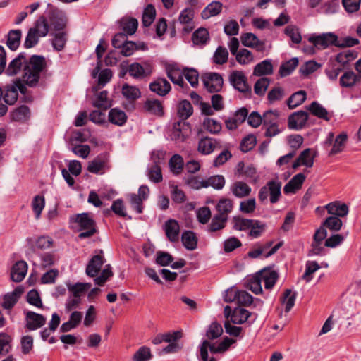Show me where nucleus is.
<instances>
[{
  "mask_svg": "<svg viewBox=\"0 0 361 361\" xmlns=\"http://www.w3.org/2000/svg\"><path fill=\"white\" fill-rule=\"evenodd\" d=\"M109 121L115 125L123 126L127 120V116L126 113L118 109H111L109 112Z\"/></svg>",
  "mask_w": 361,
  "mask_h": 361,
  "instance_id": "obj_37",
  "label": "nucleus"
},
{
  "mask_svg": "<svg viewBox=\"0 0 361 361\" xmlns=\"http://www.w3.org/2000/svg\"><path fill=\"white\" fill-rule=\"evenodd\" d=\"M182 242L186 249L193 250L197 247V240L192 231H185L182 234Z\"/></svg>",
  "mask_w": 361,
  "mask_h": 361,
  "instance_id": "obj_49",
  "label": "nucleus"
},
{
  "mask_svg": "<svg viewBox=\"0 0 361 361\" xmlns=\"http://www.w3.org/2000/svg\"><path fill=\"white\" fill-rule=\"evenodd\" d=\"M120 26L126 35H133L138 26V21L133 18H123L120 21Z\"/></svg>",
  "mask_w": 361,
  "mask_h": 361,
  "instance_id": "obj_30",
  "label": "nucleus"
},
{
  "mask_svg": "<svg viewBox=\"0 0 361 361\" xmlns=\"http://www.w3.org/2000/svg\"><path fill=\"white\" fill-rule=\"evenodd\" d=\"M223 4L220 1H214L208 4L202 11L201 16L203 19H208L216 16L222 10Z\"/></svg>",
  "mask_w": 361,
  "mask_h": 361,
  "instance_id": "obj_29",
  "label": "nucleus"
},
{
  "mask_svg": "<svg viewBox=\"0 0 361 361\" xmlns=\"http://www.w3.org/2000/svg\"><path fill=\"white\" fill-rule=\"evenodd\" d=\"M267 185L269 188L271 203H276L281 195V183L279 180H270Z\"/></svg>",
  "mask_w": 361,
  "mask_h": 361,
  "instance_id": "obj_35",
  "label": "nucleus"
},
{
  "mask_svg": "<svg viewBox=\"0 0 361 361\" xmlns=\"http://www.w3.org/2000/svg\"><path fill=\"white\" fill-rule=\"evenodd\" d=\"M250 315V312L245 309L235 308L231 315V322L233 324H241L245 323Z\"/></svg>",
  "mask_w": 361,
  "mask_h": 361,
  "instance_id": "obj_41",
  "label": "nucleus"
},
{
  "mask_svg": "<svg viewBox=\"0 0 361 361\" xmlns=\"http://www.w3.org/2000/svg\"><path fill=\"white\" fill-rule=\"evenodd\" d=\"M338 36L333 32L323 33L319 35H312L308 41L317 49H325L329 47L336 46Z\"/></svg>",
  "mask_w": 361,
  "mask_h": 361,
  "instance_id": "obj_5",
  "label": "nucleus"
},
{
  "mask_svg": "<svg viewBox=\"0 0 361 361\" xmlns=\"http://www.w3.org/2000/svg\"><path fill=\"white\" fill-rule=\"evenodd\" d=\"M202 82L205 88L209 92H218L223 87L222 76L216 73H206L202 76Z\"/></svg>",
  "mask_w": 361,
  "mask_h": 361,
  "instance_id": "obj_6",
  "label": "nucleus"
},
{
  "mask_svg": "<svg viewBox=\"0 0 361 361\" xmlns=\"http://www.w3.org/2000/svg\"><path fill=\"white\" fill-rule=\"evenodd\" d=\"M228 51L226 47L219 46L217 47L213 55V62L218 65H222L227 62Z\"/></svg>",
  "mask_w": 361,
  "mask_h": 361,
  "instance_id": "obj_56",
  "label": "nucleus"
},
{
  "mask_svg": "<svg viewBox=\"0 0 361 361\" xmlns=\"http://www.w3.org/2000/svg\"><path fill=\"white\" fill-rule=\"evenodd\" d=\"M75 223L81 233L78 235L80 239L92 236L97 232L95 222L88 213L77 214L75 217Z\"/></svg>",
  "mask_w": 361,
  "mask_h": 361,
  "instance_id": "obj_4",
  "label": "nucleus"
},
{
  "mask_svg": "<svg viewBox=\"0 0 361 361\" xmlns=\"http://www.w3.org/2000/svg\"><path fill=\"white\" fill-rule=\"evenodd\" d=\"M49 11L48 17L50 25L55 30H62L65 27L66 23L64 13L50 4H49Z\"/></svg>",
  "mask_w": 361,
  "mask_h": 361,
  "instance_id": "obj_8",
  "label": "nucleus"
},
{
  "mask_svg": "<svg viewBox=\"0 0 361 361\" xmlns=\"http://www.w3.org/2000/svg\"><path fill=\"white\" fill-rule=\"evenodd\" d=\"M227 221L228 217H224L219 214L214 215L209 225L208 231L209 232H215L223 229L225 227Z\"/></svg>",
  "mask_w": 361,
  "mask_h": 361,
  "instance_id": "obj_52",
  "label": "nucleus"
},
{
  "mask_svg": "<svg viewBox=\"0 0 361 361\" xmlns=\"http://www.w3.org/2000/svg\"><path fill=\"white\" fill-rule=\"evenodd\" d=\"M307 98L305 90H300L293 93L287 100V105L290 109H293L301 105Z\"/></svg>",
  "mask_w": 361,
  "mask_h": 361,
  "instance_id": "obj_39",
  "label": "nucleus"
},
{
  "mask_svg": "<svg viewBox=\"0 0 361 361\" xmlns=\"http://www.w3.org/2000/svg\"><path fill=\"white\" fill-rule=\"evenodd\" d=\"M305 180V176L303 173H300L296 174L284 186V192L286 194L295 193L298 190L301 188Z\"/></svg>",
  "mask_w": 361,
  "mask_h": 361,
  "instance_id": "obj_23",
  "label": "nucleus"
},
{
  "mask_svg": "<svg viewBox=\"0 0 361 361\" xmlns=\"http://www.w3.org/2000/svg\"><path fill=\"white\" fill-rule=\"evenodd\" d=\"M231 85L240 92H247L251 90L247 82V78L241 71H233L228 77Z\"/></svg>",
  "mask_w": 361,
  "mask_h": 361,
  "instance_id": "obj_7",
  "label": "nucleus"
},
{
  "mask_svg": "<svg viewBox=\"0 0 361 361\" xmlns=\"http://www.w3.org/2000/svg\"><path fill=\"white\" fill-rule=\"evenodd\" d=\"M296 299V293H293L290 289L285 290L283 295L281 298V302L285 305V312H288L295 305Z\"/></svg>",
  "mask_w": 361,
  "mask_h": 361,
  "instance_id": "obj_47",
  "label": "nucleus"
},
{
  "mask_svg": "<svg viewBox=\"0 0 361 361\" xmlns=\"http://www.w3.org/2000/svg\"><path fill=\"white\" fill-rule=\"evenodd\" d=\"M149 89L159 96H165L170 92L171 87L165 78H160L150 83Z\"/></svg>",
  "mask_w": 361,
  "mask_h": 361,
  "instance_id": "obj_21",
  "label": "nucleus"
},
{
  "mask_svg": "<svg viewBox=\"0 0 361 361\" xmlns=\"http://www.w3.org/2000/svg\"><path fill=\"white\" fill-rule=\"evenodd\" d=\"M12 338L8 334L0 333V357L6 355L11 350Z\"/></svg>",
  "mask_w": 361,
  "mask_h": 361,
  "instance_id": "obj_48",
  "label": "nucleus"
},
{
  "mask_svg": "<svg viewBox=\"0 0 361 361\" xmlns=\"http://www.w3.org/2000/svg\"><path fill=\"white\" fill-rule=\"evenodd\" d=\"M152 357L149 348L140 347L133 355V361H149Z\"/></svg>",
  "mask_w": 361,
  "mask_h": 361,
  "instance_id": "obj_63",
  "label": "nucleus"
},
{
  "mask_svg": "<svg viewBox=\"0 0 361 361\" xmlns=\"http://www.w3.org/2000/svg\"><path fill=\"white\" fill-rule=\"evenodd\" d=\"M156 16L155 8L152 4L146 6L143 11L142 23L145 27H149L154 20Z\"/></svg>",
  "mask_w": 361,
  "mask_h": 361,
  "instance_id": "obj_54",
  "label": "nucleus"
},
{
  "mask_svg": "<svg viewBox=\"0 0 361 361\" xmlns=\"http://www.w3.org/2000/svg\"><path fill=\"white\" fill-rule=\"evenodd\" d=\"M177 113L182 120L188 119L193 113V108L188 100H182L178 105Z\"/></svg>",
  "mask_w": 361,
  "mask_h": 361,
  "instance_id": "obj_45",
  "label": "nucleus"
},
{
  "mask_svg": "<svg viewBox=\"0 0 361 361\" xmlns=\"http://www.w3.org/2000/svg\"><path fill=\"white\" fill-rule=\"evenodd\" d=\"M357 57V54L353 50H345L338 53L336 56V61L341 64L342 67L346 66L350 61Z\"/></svg>",
  "mask_w": 361,
  "mask_h": 361,
  "instance_id": "obj_43",
  "label": "nucleus"
},
{
  "mask_svg": "<svg viewBox=\"0 0 361 361\" xmlns=\"http://www.w3.org/2000/svg\"><path fill=\"white\" fill-rule=\"evenodd\" d=\"M278 274L271 269H264L255 275L250 277L245 282V286L255 294L262 293V283L264 282L265 289L269 290L275 285Z\"/></svg>",
  "mask_w": 361,
  "mask_h": 361,
  "instance_id": "obj_2",
  "label": "nucleus"
},
{
  "mask_svg": "<svg viewBox=\"0 0 361 361\" xmlns=\"http://www.w3.org/2000/svg\"><path fill=\"white\" fill-rule=\"evenodd\" d=\"M144 109L146 111L151 114L162 116L163 115V106L157 99H147L144 103Z\"/></svg>",
  "mask_w": 361,
  "mask_h": 361,
  "instance_id": "obj_36",
  "label": "nucleus"
},
{
  "mask_svg": "<svg viewBox=\"0 0 361 361\" xmlns=\"http://www.w3.org/2000/svg\"><path fill=\"white\" fill-rule=\"evenodd\" d=\"M207 188L212 187L214 189L220 190L226 183L225 178L222 175H214L205 180Z\"/></svg>",
  "mask_w": 361,
  "mask_h": 361,
  "instance_id": "obj_57",
  "label": "nucleus"
},
{
  "mask_svg": "<svg viewBox=\"0 0 361 361\" xmlns=\"http://www.w3.org/2000/svg\"><path fill=\"white\" fill-rule=\"evenodd\" d=\"M171 139L176 142H184L189 137L188 126L185 123L177 122L173 124Z\"/></svg>",
  "mask_w": 361,
  "mask_h": 361,
  "instance_id": "obj_15",
  "label": "nucleus"
},
{
  "mask_svg": "<svg viewBox=\"0 0 361 361\" xmlns=\"http://www.w3.org/2000/svg\"><path fill=\"white\" fill-rule=\"evenodd\" d=\"M147 176L149 179L155 183H160L163 180L161 169L159 161H155L147 169Z\"/></svg>",
  "mask_w": 361,
  "mask_h": 361,
  "instance_id": "obj_32",
  "label": "nucleus"
},
{
  "mask_svg": "<svg viewBox=\"0 0 361 361\" xmlns=\"http://www.w3.org/2000/svg\"><path fill=\"white\" fill-rule=\"evenodd\" d=\"M218 144L219 141L216 139L203 136L198 141L197 150L202 155H209L215 150Z\"/></svg>",
  "mask_w": 361,
  "mask_h": 361,
  "instance_id": "obj_11",
  "label": "nucleus"
},
{
  "mask_svg": "<svg viewBox=\"0 0 361 361\" xmlns=\"http://www.w3.org/2000/svg\"><path fill=\"white\" fill-rule=\"evenodd\" d=\"M184 183L190 188L200 190L207 188L205 180H200L199 176L190 175L183 178Z\"/></svg>",
  "mask_w": 361,
  "mask_h": 361,
  "instance_id": "obj_44",
  "label": "nucleus"
},
{
  "mask_svg": "<svg viewBox=\"0 0 361 361\" xmlns=\"http://www.w3.org/2000/svg\"><path fill=\"white\" fill-rule=\"evenodd\" d=\"M23 293V288L17 287L12 292L6 294L3 297L1 306L4 309L10 310L17 303L21 295Z\"/></svg>",
  "mask_w": 361,
  "mask_h": 361,
  "instance_id": "obj_17",
  "label": "nucleus"
},
{
  "mask_svg": "<svg viewBox=\"0 0 361 361\" xmlns=\"http://www.w3.org/2000/svg\"><path fill=\"white\" fill-rule=\"evenodd\" d=\"M194 12L192 9L187 8L183 10L179 16V22L181 24L185 25L183 30L186 33L190 32L193 29L192 19Z\"/></svg>",
  "mask_w": 361,
  "mask_h": 361,
  "instance_id": "obj_27",
  "label": "nucleus"
},
{
  "mask_svg": "<svg viewBox=\"0 0 361 361\" xmlns=\"http://www.w3.org/2000/svg\"><path fill=\"white\" fill-rule=\"evenodd\" d=\"M235 342L234 339L226 337L217 345L208 340H204L200 347L202 361H216L214 357H208V349L212 353H224Z\"/></svg>",
  "mask_w": 361,
  "mask_h": 361,
  "instance_id": "obj_3",
  "label": "nucleus"
},
{
  "mask_svg": "<svg viewBox=\"0 0 361 361\" xmlns=\"http://www.w3.org/2000/svg\"><path fill=\"white\" fill-rule=\"evenodd\" d=\"M230 190L232 195L235 197L244 198L250 195L252 188L246 183L237 180L231 185Z\"/></svg>",
  "mask_w": 361,
  "mask_h": 361,
  "instance_id": "obj_19",
  "label": "nucleus"
},
{
  "mask_svg": "<svg viewBox=\"0 0 361 361\" xmlns=\"http://www.w3.org/2000/svg\"><path fill=\"white\" fill-rule=\"evenodd\" d=\"M104 262V258L102 255H96L93 256L86 267L85 272L87 275L90 277L97 276Z\"/></svg>",
  "mask_w": 361,
  "mask_h": 361,
  "instance_id": "obj_18",
  "label": "nucleus"
},
{
  "mask_svg": "<svg viewBox=\"0 0 361 361\" xmlns=\"http://www.w3.org/2000/svg\"><path fill=\"white\" fill-rule=\"evenodd\" d=\"M273 73V66L271 60L267 59L259 63L254 68V74L261 76L264 75H270Z\"/></svg>",
  "mask_w": 361,
  "mask_h": 361,
  "instance_id": "obj_46",
  "label": "nucleus"
},
{
  "mask_svg": "<svg viewBox=\"0 0 361 361\" xmlns=\"http://www.w3.org/2000/svg\"><path fill=\"white\" fill-rule=\"evenodd\" d=\"M307 109L314 116L324 121H330L331 116L328 111L319 102L314 101L308 106Z\"/></svg>",
  "mask_w": 361,
  "mask_h": 361,
  "instance_id": "obj_25",
  "label": "nucleus"
},
{
  "mask_svg": "<svg viewBox=\"0 0 361 361\" xmlns=\"http://www.w3.org/2000/svg\"><path fill=\"white\" fill-rule=\"evenodd\" d=\"M357 81V75L353 71H347L340 78V85L343 87H352Z\"/></svg>",
  "mask_w": 361,
  "mask_h": 361,
  "instance_id": "obj_61",
  "label": "nucleus"
},
{
  "mask_svg": "<svg viewBox=\"0 0 361 361\" xmlns=\"http://www.w3.org/2000/svg\"><path fill=\"white\" fill-rule=\"evenodd\" d=\"M235 59L240 65H247L254 61L252 52L247 49H240L235 55Z\"/></svg>",
  "mask_w": 361,
  "mask_h": 361,
  "instance_id": "obj_59",
  "label": "nucleus"
},
{
  "mask_svg": "<svg viewBox=\"0 0 361 361\" xmlns=\"http://www.w3.org/2000/svg\"><path fill=\"white\" fill-rule=\"evenodd\" d=\"M22 36L20 30H11L7 35L6 45L12 51H16L20 46Z\"/></svg>",
  "mask_w": 361,
  "mask_h": 361,
  "instance_id": "obj_31",
  "label": "nucleus"
},
{
  "mask_svg": "<svg viewBox=\"0 0 361 361\" xmlns=\"http://www.w3.org/2000/svg\"><path fill=\"white\" fill-rule=\"evenodd\" d=\"M252 224V225L249 230V236L253 238H257L260 237L266 230V224L262 223L259 220L253 219Z\"/></svg>",
  "mask_w": 361,
  "mask_h": 361,
  "instance_id": "obj_53",
  "label": "nucleus"
},
{
  "mask_svg": "<svg viewBox=\"0 0 361 361\" xmlns=\"http://www.w3.org/2000/svg\"><path fill=\"white\" fill-rule=\"evenodd\" d=\"M311 152L312 149L310 148L303 150L293 164V168L297 169L301 165L309 168L312 167L314 164V156L312 155Z\"/></svg>",
  "mask_w": 361,
  "mask_h": 361,
  "instance_id": "obj_24",
  "label": "nucleus"
},
{
  "mask_svg": "<svg viewBox=\"0 0 361 361\" xmlns=\"http://www.w3.org/2000/svg\"><path fill=\"white\" fill-rule=\"evenodd\" d=\"M309 115L306 111H298L291 114L288 119V126L291 130L302 129L308 120Z\"/></svg>",
  "mask_w": 361,
  "mask_h": 361,
  "instance_id": "obj_10",
  "label": "nucleus"
},
{
  "mask_svg": "<svg viewBox=\"0 0 361 361\" xmlns=\"http://www.w3.org/2000/svg\"><path fill=\"white\" fill-rule=\"evenodd\" d=\"M203 125L204 128L212 134H218L222 128L221 124L213 118H205Z\"/></svg>",
  "mask_w": 361,
  "mask_h": 361,
  "instance_id": "obj_64",
  "label": "nucleus"
},
{
  "mask_svg": "<svg viewBox=\"0 0 361 361\" xmlns=\"http://www.w3.org/2000/svg\"><path fill=\"white\" fill-rule=\"evenodd\" d=\"M209 39V32L205 28H199L194 32L192 40L196 45H204Z\"/></svg>",
  "mask_w": 361,
  "mask_h": 361,
  "instance_id": "obj_51",
  "label": "nucleus"
},
{
  "mask_svg": "<svg viewBox=\"0 0 361 361\" xmlns=\"http://www.w3.org/2000/svg\"><path fill=\"white\" fill-rule=\"evenodd\" d=\"M25 63L26 59L24 54H19V55L16 58H15L10 62L6 70V73L9 76L16 75L20 70L23 64H25Z\"/></svg>",
  "mask_w": 361,
  "mask_h": 361,
  "instance_id": "obj_28",
  "label": "nucleus"
},
{
  "mask_svg": "<svg viewBox=\"0 0 361 361\" xmlns=\"http://www.w3.org/2000/svg\"><path fill=\"white\" fill-rule=\"evenodd\" d=\"M164 231L171 242H176L179 238L180 226L176 220L169 219L165 222Z\"/></svg>",
  "mask_w": 361,
  "mask_h": 361,
  "instance_id": "obj_20",
  "label": "nucleus"
},
{
  "mask_svg": "<svg viewBox=\"0 0 361 361\" xmlns=\"http://www.w3.org/2000/svg\"><path fill=\"white\" fill-rule=\"evenodd\" d=\"M109 169V159L106 154H102L89 162L87 170L94 174H104Z\"/></svg>",
  "mask_w": 361,
  "mask_h": 361,
  "instance_id": "obj_9",
  "label": "nucleus"
},
{
  "mask_svg": "<svg viewBox=\"0 0 361 361\" xmlns=\"http://www.w3.org/2000/svg\"><path fill=\"white\" fill-rule=\"evenodd\" d=\"M128 71L130 76L136 79H140L149 76L152 73V67L145 63L144 66L139 63H133L128 66Z\"/></svg>",
  "mask_w": 361,
  "mask_h": 361,
  "instance_id": "obj_14",
  "label": "nucleus"
},
{
  "mask_svg": "<svg viewBox=\"0 0 361 361\" xmlns=\"http://www.w3.org/2000/svg\"><path fill=\"white\" fill-rule=\"evenodd\" d=\"M49 24L44 16H40L35 23V27L31 29H35V32L39 37H45L49 32Z\"/></svg>",
  "mask_w": 361,
  "mask_h": 361,
  "instance_id": "obj_55",
  "label": "nucleus"
},
{
  "mask_svg": "<svg viewBox=\"0 0 361 361\" xmlns=\"http://www.w3.org/2000/svg\"><path fill=\"white\" fill-rule=\"evenodd\" d=\"M30 110L26 105H21L12 110L9 114L12 121L20 123L27 122L30 119Z\"/></svg>",
  "mask_w": 361,
  "mask_h": 361,
  "instance_id": "obj_16",
  "label": "nucleus"
},
{
  "mask_svg": "<svg viewBox=\"0 0 361 361\" xmlns=\"http://www.w3.org/2000/svg\"><path fill=\"white\" fill-rule=\"evenodd\" d=\"M285 34L288 36L293 43L299 44L301 42L302 36L299 31V28L293 25H288L285 30Z\"/></svg>",
  "mask_w": 361,
  "mask_h": 361,
  "instance_id": "obj_62",
  "label": "nucleus"
},
{
  "mask_svg": "<svg viewBox=\"0 0 361 361\" xmlns=\"http://www.w3.org/2000/svg\"><path fill=\"white\" fill-rule=\"evenodd\" d=\"M16 86L10 85L6 87L5 92H2V98L6 104L13 105L18 100V92H16Z\"/></svg>",
  "mask_w": 361,
  "mask_h": 361,
  "instance_id": "obj_50",
  "label": "nucleus"
},
{
  "mask_svg": "<svg viewBox=\"0 0 361 361\" xmlns=\"http://www.w3.org/2000/svg\"><path fill=\"white\" fill-rule=\"evenodd\" d=\"M26 328L34 331L43 326L46 323V318L40 314L32 311L25 312Z\"/></svg>",
  "mask_w": 361,
  "mask_h": 361,
  "instance_id": "obj_12",
  "label": "nucleus"
},
{
  "mask_svg": "<svg viewBox=\"0 0 361 361\" xmlns=\"http://www.w3.org/2000/svg\"><path fill=\"white\" fill-rule=\"evenodd\" d=\"M325 207L329 214L338 218L345 216L348 213V207L345 204L338 202L329 203Z\"/></svg>",
  "mask_w": 361,
  "mask_h": 361,
  "instance_id": "obj_26",
  "label": "nucleus"
},
{
  "mask_svg": "<svg viewBox=\"0 0 361 361\" xmlns=\"http://www.w3.org/2000/svg\"><path fill=\"white\" fill-rule=\"evenodd\" d=\"M169 166L171 172L175 175H180L184 166V161L183 157L180 154H174L173 155L169 161Z\"/></svg>",
  "mask_w": 361,
  "mask_h": 361,
  "instance_id": "obj_33",
  "label": "nucleus"
},
{
  "mask_svg": "<svg viewBox=\"0 0 361 361\" xmlns=\"http://www.w3.org/2000/svg\"><path fill=\"white\" fill-rule=\"evenodd\" d=\"M47 71V63L43 56L32 55L24 66L22 81L29 87H35L41 75Z\"/></svg>",
  "mask_w": 361,
  "mask_h": 361,
  "instance_id": "obj_1",
  "label": "nucleus"
},
{
  "mask_svg": "<svg viewBox=\"0 0 361 361\" xmlns=\"http://www.w3.org/2000/svg\"><path fill=\"white\" fill-rule=\"evenodd\" d=\"M233 208V201L229 198H221L219 200L216 209L219 215L228 217Z\"/></svg>",
  "mask_w": 361,
  "mask_h": 361,
  "instance_id": "obj_34",
  "label": "nucleus"
},
{
  "mask_svg": "<svg viewBox=\"0 0 361 361\" xmlns=\"http://www.w3.org/2000/svg\"><path fill=\"white\" fill-rule=\"evenodd\" d=\"M298 59L293 58L290 60L283 63L279 68V74L281 77H286L290 75L298 66Z\"/></svg>",
  "mask_w": 361,
  "mask_h": 361,
  "instance_id": "obj_58",
  "label": "nucleus"
},
{
  "mask_svg": "<svg viewBox=\"0 0 361 361\" xmlns=\"http://www.w3.org/2000/svg\"><path fill=\"white\" fill-rule=\"evenodd\" d=\"M253 219H245L240 216H235L233 217V228L238 231H249Z\"/></svg>",
  "mask_w": 361,
  "mask_h": 361,
  "instance_id": "obj_40",
  "label": "nucleus"
},
{
  "mask_svg": "<svg viewBox=\"0 0 361 361\" xmlns=\"http://www.w3.org/2000/svg\"><path fill=\"white\" fill-rule=\"evenodd\" d=\"M27 271V264L25 261L17 262L12 267L11 279L15 282L23 281Z\"/></svg>",
  "mask_w": 361,
  "mask_h": 361,
  "instance_id": "obj_22",
  "label": "nucleus"
},
{
  "mask_svg": "<svg viewBox=\"0 0 361 361\" xmlns=\"http://www.w3.org/2000/svg\"><path fill=\"white\" fill-rule=\"evenodd\" d=\"M223 334V328L221 325L216 322H212L206 332V336L209 340H214L220 337Z\"/></svg>",
  "mask_w": 361,
  "mask_h": 361,
  "instance_id": "obj_60",
  "label": "nucleus"
},
{
  "mask_svg": "<svg viewBox=\"0 0 361 361\" xmlns=\"http://www.w3.org/2000/svg\"><path fill=\"white\" fill-rule=\"evenodd\" d=\"M122 94L126 99L133 102L140 97L141 92L137 87L125 83L122 86Z\"/></svg>",
  "mask_w": 361,
  "mask_h": 361,
  "instance_id": "obj_42",
  "label": "nucleus"
},
{
  "mask_svg": "<svg viewBox=\"0 0 361 361\" xmlns=\"http://www.w3.org/2000/svg\"><path fill=\"white\" fill-rule=\"evenodd\" d=\"M348 140L347 133L342 132L340 133L334 140L332 148L329 152V155L333 156L334 154L341 152L345 147V145Z\"/></svg>",
  "mask_w": 361,
  "mask_h": 361,
  "instance_id": "obj_38",
  "label": "nucleus"
},
{
  "mask_svg": "<svg viewBox=\"0 0 361 361\" xmlns=\"http://www.w3.org/2000/svg\"><path fill=\"white\" fill-rule=\"evenodd\" d=\"M240 39L245 47L255 49L259 52H264L265 50V43L259 40L253 33H244L241 35Z\"/></svg>",
  "mask_w": 361,
  "mask_h": 361,
  "instance_id": "obj_13",
  "label": "nucleus"
}]
</instances>
